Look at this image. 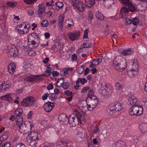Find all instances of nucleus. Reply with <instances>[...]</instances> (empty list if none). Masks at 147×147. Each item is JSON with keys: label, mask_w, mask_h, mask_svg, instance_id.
<instances>
[{"label": "nucleus", "mask_w": 147, "mask_h": 147, "mask_svg": "<svg viewBox=\"0 0 147 147\" xmlns=\"http://www.w3.org/2000/svg\"><path fill=\"white\" fill-rule=\"evenodd\" d=\"M58 119L60 121H62L65 124H68V117L65 113L61 114L58 117Z\"/></svg>", "instance_id": "4468645a"}, {"label": "nucleus", "mask_w": 147, "mask_h": 147, "mask_svg": "<svg viewBox=\"0 0 147 147\" xmlns=\"http://www.w3.org/2000/svg\"><path fill=\"white\" fill-rule=\"evenodd\" d=\"M64 94L65 95L67 96H70L72 95V92L71 91L67 90L65 91Z\"/></svg>", "instance_id": "e2e57ef3"}, {"label": "nucleus", "mask_w": 147, "mask_h": 147, "mask_svg": "<svg viewBox=\"0 0 147 147\" xmlns=\"http://www.w3.org/2000/svg\"><path fill=\"white\" fill-rule=\"evenodd\" d=\"M17 31L19 33L21 34H24V28H19V26L16 27Z\"/></svg>", "instance_id": "4c0bfd02"}, {"label": "nucleus", "mask_w": 147, "mask_h": 147, "mask_svg": "<svg viewBox=\"0 0 147 147\" xmlns=\"http://www.w3.org/2000/svg\"><path fill=\"white\" fill-rule=\"evenodd\" d=\"M86 7H91L92 6V0H85Z\"/></svg>", "instance_id": "79ce46f5"}, {"label": "nucleus", "mask_w": 147, "mask_h": 147, "mask_svg": "<svg viewBox=\"0 0 147 147\" xmlns=\"http://www.w3.org/2000/svg\"><path fill=\"white\" fill-rule=\"evenodd\" d=\"M64 24V18L62 17L59 20L58 28L59 29H62Z\"/></svg>", "instance_id": "c756f323"}, {"label": "nucleus", "mask_w": 147, "mask_h": 147, "mask_svg": "<svg viewBox=\"0 0 147 147\" xmlns=\"http://www.w3.org/2000/svg\"><path fill=\"white\" fill-rule=\"evenodd\" d=\"M49 98L51 101H53L57 98V96L54 93H51L49 94Z\"/></svg>", "instance_id": "37998d69"}, {"label": "nucleus", "mask_w": 147, "mask_h": 147, "mask_svg": "<svg viewBox=\"0 0 147 147\" xmlns=\"http://www.w3.org/2000/svg\"><path fill=\"white\" fill-rule=\"evenodd\" d=\"M133 66L132 69V70H136L138 72V61L136 60H134L133 62Z\"/></svg>", "instance_id": "cd10ccee"}, {"label": "nucleus", "mask_w": 147, "mask_h": 147, "mask_svg": "<svg viewBox=\"0 0 147 147\" xmlns=\"http://www.w3.org/2000/svg\"><path fill=\"white\" fill-rule=\"evenodd\" d=\"M139 128L142 133H145L147 132V124L142 123L141 124Z\"/></svg>", "instance_id": "393cba45"}, {"label": "nucleus", "mask_w": 147, "mask_h": 147, "mask_svg": "<svg viewBox=\"0 0 147 147\" xmlns=\"http://www.w3.org/2000/svg\"><path fill=\"white\" fill-rule=\"evenodd\" d=\"M110 107L107 112L110 115H112L116 112L119 111L122 109L121 104L118 101L115 102L113 104L110 105Z\"/></svg>", "instance_id": "7ed1b4c3"}, {"label": "nucleus", "mask_w": 147, "mask_h": 147, "mask_svg": "<svg viewBox=\"0 0 147 147\" xmlns=\"http://www.w3.org/2000/svg\"><path fill=\"white\" fill-rule=\"evenodd\" d=\"M128 99L129 102L132 107L138 105L137 104V100L136 97L134 95H132L129 96Z\"/></svg>", "instance_id": "ddd939ff"}, {"label": "nucleus", "mask_w": 147, "mask_h": 147, "mask_svg": "<svg viewBox=\"0 0 147 147\" xmlns=\"http://www.w3.org/2000/svg\"><path fill=\"white\" fill-rule=\"evenodd\" d=\"M74 22L71 19L70 20L69 23H68L67 25L65 26L66 28L70 30L72 29L73 26L74 25Z\"/></svg>", "instance_id": "f704fd0d"}, {"label": "nucleus", "mask_w": 147, "mask_h": 147, "mask_svg": "<svg viewBox=\"0 0 147 147\" xmlns=\"http://www.w3.org/2000/svg\"><path fill=\"white\" fill-rule=\"evenodd\" d=\"M133 52L132 50L131 49L124 50L122 52V54L123 55H128L131 54Z\"/></svg>", "instance_id": "473e14b6"}, {"label": "nucleus", "mask_w": 147, "mask_h": 147, "mask_svg": "<svg viewBox=\"0 0 147 147\" xmlns=\"http://www.w3.org/2000/svg\"><path fill=\"white\" fill-rule=\"evenodd\" d=\"M71 60L73 61H75L77 59V56L76 54H74L72 55Z\"/></svg>", "instance_id": "774afa93"}, {"label": "nucleus", "mask_w": 147, "mask_h": 147, "mask_svg": "<svg viewBox=\"0 0 147 147\" xmlns=\"http://www.w3.org/2000/svg\"><path fill=\"white\" fill-rule=\"evenodd\" d=\"M124 64H123V63H121L116 65V67L114 66L113 67H114L119 72H122L123 71L125 67H126V65L125 64L126 63V62L125 61L124 62Z\"/></svg>", "instance_id": "2eb2a0df"}, {"label": "nucleus", "mask_w": 147, "mask_h": 147, "mask_svg": "<svg viewBox=\"0 0 147 147\" xmlns=\"http://www.w3.org/2000/svg\"><path fill=\"white\" fill-rule=\"evenodd\" d=\"M7 68L10 74H12L15 69V65L13 63H10L8 65Z\"/></svg>", "instance_id": "4be33fe9"}, {"label": "nucleus", "mask_w": 147, "mask_h": 147, "mask_svg": "<svg viewBox=\"0 0 147 147\" xmlns=\"http://www.w3.org/2000/svg\"><path fill=\"white\" fill-rule=\"evenodd\" d=\"M35 102V99L31 96L24 98L21 103V105L24 107H30L33 106Z\"/></svg>", "instance_id": "39448f33"}, {"label": "nucleus", "mask_w": 147, "mask_h": 147, "mask_svg": "<svg viewBox=\"0 0 147 147\" xmlns=\"http://www.w3.org/2000/svg\"><path fill=\"white\" fill-rule=\"evenodd\" d=\"M90 99V100L92 99V90H90L89 91V92L88 93V97L87 98L86 100V104L88 106V110H90V109H88L91 108V105L90 104H88V101L89 100V99Z\"/></svg>", "instance_id": "5701e85b"}, {"label": "nucleus", "mask_w": 147, "mask_h": 147, "mask_svg": "<svg viewBox=\"0 0 147 147\" xmlns=\"http://www.w3.org/2000/svg\"><path fill=\"white\" fill-rule=\"evenodd\" d=\"M126 24L128 25L132 23V20L126 17L125 18Z\"/></svg>", "instance_id": "052dcab7"}, {"label": "nucleus", "mask_w": 147, "mask_h": 147, "mask_svg": "<svg viewBox=\"0 0 147 147\" xmlns=\"http://www.w3.org/2000/svg\"><path fill=\"white\" fill-rule=\"evenodd\" d=\"M95 16L99 20H102L104 19V17L103 15L99 11L96 12Z\"/></svg>", "instance_id": "7c9ffc66"}, {"label": "nucleus", "mask_w": 147, "mask_h": 147, "mask_svg": "<svg viewBox=\"0 0 147 147\" xmlns=\"http://www.w3.org/2000/svg\"><path fill=\"white\" fill-rule=\"evenodd\" d=\"M78 123H79L80 124L83 125L85 123L86 120L84 118L83 115L81 114V116L79 117V119L78 121Z\"/></svg>", "instance_id": "e433bc0d"}, {"label": "nucleus", "mask_w": 147, "mask_h": 147, "mask_svg": "<svg viewBox=\"0 0 147 147\" xmlns=\"http://www.w3.org/2000/svg\"><path fill=\"white\" fill-rule=\"evenodd\" d=\"M71 4L75 9L80 11L83 12L84 10V5L81 0H71Z\"/></svg>", "instance_id": "423d86ee"}, {"label": "nucleus", "mask_w": 147, "mask_h": 147, "mask_svg": "<svg viewBox=\"0 0 147 147\" xmlns=\"http://www.w3.org/2000/svg\"><path fill=\"white\" fill-rule=\"evenodd\" d=\"M27 12L30 16H32L34 12L32 9H29L27 10Z\"/></svg>", "instance_id": "0e129e2a"}, {"label": "nucleus", "mask_w": 147, "mask_h": 147, "mask_svg": "<svg viewBox=\"0 0 147 147\" xmlns=\"http://www.w3.org/2000/svg\"><path fill=\"white\" fill-rule=\"evenodd\" d=\"M89 32V30L88 29H86L84 31V35L83 36V38L84 39H88V34Z\"/></svg>", "instance_id": "de8ad7c7"}, {"label": "nucleus", "mask_w": 147, "mask_h": 147, "mask_svg": "<svg viewBox=\"0 0 147 147\" xmlns=\"http://www.w3.org/2000/svg\"><path fill=\"white\" fill-rule=\"evenodd\" d=\"M9 85L6 83H4L1 84V86H0V89L1 90L2 92H3L5 91L7 89L9 88Z\"/></svg>", "instance_id": "72a5a7b5"}, {"label": "nucleus", "mask_w": 147, "mask_h": 147, "mask_svg": "<svg viewBox=\"0 0 147 147\" xmlns=\"http://www.w3.org/2000/svg\"><path fill=\"white\" fill-rule=\"evenodd\" d=\"M7 138V136L6 134L3 135L0 137V143H2V142L6 140Z\"/></svg>", "instance_id": "8fccbe9b"}, {"label": "nucleus", "mask_w": 147, "mask_h": 147, "mask_svg": "<svg viewBox=\"0 0 147 147\" xmlns=\"http://www.w3.org/2000/svg\"><path fill=\"white\" fill-rule=\"evenodd\" d=\"M39 9L37 11L38 15V16H41L43 13L42 12L43 9L40 5H39L38 6Z\"/></svg>", "instance_id": "c03bdc74"}, {"label": "nucleus", "mask_w": 147, "mask_h": 147, "mask_svg": "<svg viewBox=\"0 0 147 147\" xmlns=\"http://www.w3.org/2000/svg\"><path fill=\"white\" fill-rule=\"evenodd\" d=\"M115 87L116 89L118 90H119L121 88V86L119 82H117L116 83Z\"/></svg>", "instance_id": "69168bd1"}, {"label": "nucleus", "mask_w": 147, "mask_h": 147, "mask_svg": "<svg viewBox=\"0 0 147 147\" xmlns=\"http://www.w3.org/2000/svg\"><path fill=\"white\" fill-rule=\"evenodd\" d=\"M55 106L54 103L48 102L45 103L43 105V108L45 111L47 112H50Z\"/></svg>", "instance_id": "1a4fd4ad"}, {"label": "nucleus", "mask_w": 147, "mask_h": 147, "mask_svg": "<svg viewBox=\"0 0 147 147\" xmlns=\"http://www.w3.org/2000/svg\"><path fill=\"white\" fill-rule=\"evenodd\" d=\"M22 109L19 108L15 111L14 114L15 115L17 116V117L21 116L20 115H22Z\"/></svg>", "instance_id": "c9c22d12"}, {"label": "nucleus", "mask_w": 147, "mask_h": 147, "mask_svg": "<svg viewBox=\"0 0 147 147\" xmlns=\"http://www.w3.org/2000/svg\"><path fill=\"white\" fill-rule=\"evenodd\" d=\"M81 116V113L77 110L75 109L74 113L71 114L68 117V123L71 127L77 126L78 124V121Z\"/></svg>", "instance_id": "f03ea898"}, {"label": "nucleus", "mask_w": 147, "mask_h": 147, "mask_svg": "<svg viewBox=\"0 0 147 147\" xmlns=\"http://www.w3.org/2000/svg\"><path fill=\"white\" fill-rule=\"evenodd\" d=\"M143 113V109L141 106H134L129 109V113L131 116H139Z\"/></svg>", "instance_id": "20e7f679"}, {"label": "nucleus", "mask_w": 147, "mask_h": 147, "mask_svg": "<svg viewBox=\"0 0 147 147\" xmlns=\"http://www.w3.org/2000/svg\"><path fill=\"white\" fill-rule=\"evenodd\" d=\"M64 90L67 89L69 87V83L68 82L64 83L61 86Z\"/></svg>", "instance_id": "13d9d810"}, {"label": "nucleus", "mask_w": 147, "mask_h": 147, "mask_svg": "<svg viewBox=\"0 0 147 147\" xmlns=\"http://www.w3.org/2000/svg\"><path fill=\"white\" fill-rule=\"evenodd\" d=\"M34 81H37L41 79V75H37L33 76Z\"/></svg>", "instance_id": "5fc2aeb1"}, {"label": "nucleus", "mask_w": 147, "mask_h": 147, "mask_svg": "<svg viewBox=\"0 0 147 147\" xmlns=\"http://www.w3.org/2000/svg\"><path fill=\"white\" fill-rule=\"evenodd\" d=\"M94 128L92 131V132L95 134L97 133L99 130V128L98 125H94Z\"/></svg>", "instance_id": "6e6d98bb"}, {"label": "nucleus", "mask_w": 147, "mask_h": 147, "mask_svg": "<svg viewBox=\"0 0 147 147\" xmlns=\"http://www.w3.org/2000/svg\"><path fill=\"white\" fill-rule=\"evenodd\" d=\"M36 0H24V1L26 3L28 4L33 3Z\"/></svg>", "instance_id": "680f3d73"}, {"label": "nucleus", "mask_w": 147, "mask_h": 147, "mask_svg": "<svg viewBox=\"0 0 147 147\" xmlns=\"http://www.w3.org/2000/svg\"><path fill=\"white\" fill-rule=\"evenodd\" d=\"M49 94L48 93H46L43 95L42 97V99L43 100H45L47 99V97H49Z\"/></svg>", "instance_id": "338daca9"}, {"label": "nucleus", "mask_w": 147, "mask_h": 147, "mask_svg": "<svg viewBox=\"0 0 147 147\" xmlns=\"http://www.w3.org/2000/svg\"><path fill=\"white\" fill-rule=\"evenodd\" d=\"M49 23L47 20H42L40 23L41 26L43 27H45L47 26Z\"/></svg>", "instance_id": "ea45409f"}, {"label": "nucleus", "mask_w": 147, "mask_h": 147, "mask_svg": "<svg viewBox=\"0 0 147 147\" xmlns=\"http://www.w3.org/2000/svg\"><path fill=\"white\" fill-rule=\"evenodd\" d=\"M1 98L2 100L7 101L8 102H11L13 100L11 94H6L2 96L1 97Z\"/></svg>", "instance_id": "6ab92c4d"}, {"label": "nucleus", "mask_w": 147, "mask_h": 147, "mask_svg": "<svg viewBox=\"0 0 147 147\" xmlns=\"http://www.w3.org/2000/svg\"><path fill=\"white\" fill-rule=\"evenodd\" d=\"M18 3L13 1H9L7 3V5L9 7L13 8L16 6Z\"/></svg>", "instance_id": "bb28decb"}, {"label": "nucleus", "mask_w": 147, "mask_h": 147, "mask_svg": "<svg viewBox=\"0 0 147 147\" xmlns=\"http://www.w3.org/2000/svg\"><path fill=\"white\" fill-rule=\"evenodd\" d=\"M53 70L52 68L51 67H47L46 70L45 71V73L48 74V76L51 75V71Z\"/></svg>", "instance_id": "3c124183"}, {"label": "nucleus", "mask_w": 147, "mask_h": 147, "mask_svg": "<svg viewBox=\"0 0 147 147\" xmlns=\"http://www.w3.org/2000/svg\"><path fill=\"white\" fill-rule=\"evenodd\" d=\"M98 102V100L96 99L95 101L92 100V110L94 109L96 106Z\"/></svg>", "instance_id": "4d7b16f0"}, {"label": "nucleus", "mask_w": 147, "mask_h": 147, "mask_svg": "<svg viewBox=\"0 0 147 147\" xmlns=\"http://www.w3.org/2000/svg\"><path fill=\"white\" fill-rule=\"evenodd\" d=\"M68 35L70 40L72 41H74L78 40L80 35V33L79 31H74L69 32Z\"/></svg>", "instance_id": "0eeeda50"}, {"label": "nucleus", "mask_w": 147, "mask_h": 147, "mask_svg": "<svg viewBox=\"0 0 147 147\" xmlns=\"http://www.w3.org/2000/svg\"><path fill=\"white\" fill-rule=\"evenodd\" d=\"M81 129H78L76 136V138L80 142H82L85 138V134L81 131Z\"/></svg>", "instance_id": "9b49d317"}, {"label": "nucleus", "mask_w": 147, "mask_h": 147, "mask_svg": "<svg viewBox=\"0 0 147 147\" xmlns=\"http://www.w3.org/2000/svg\"><path fill=\"white\" fill-rule=\"evenodd\" d=\"M132 23L135 25H137L138 23V19L136 18H134L132 20Z\"/></svg>", "instance_id": "bf43d9fd"}, {"label": "nucleus", "mask_w": 147, "mask_h": 147, "mask_svg": "<svg viewBox=\"0 0 147 147\" xmlns=\"http://www.w3.org/2000/svg\"><path fill=\"white\" fill-rule=\"evenodd\" d=\"M26 140L29 143L30 145L32 147H34L36 146L37 143L36 141L31 140V139L27 138Z\"/></svg>", "instance_id": "a878e982"}, {"label": "nucleus", "mask_w": 147, "mask_h": 147, "mask_svg": "<svg viewBox=\"0 0 147 147\" xmlns=\"http://www.w3.org/2000/svg\"><path fill=\"white\" fill-rule=\"evenodd\" d=\"M9 54L11 56L16 57L18 54L17 48L15 46H13L11 47L8 48Z\"/></svg>", "instance_id": "f8f14e48"}, {"label": "nucleus", "mask_w": 147, "mask_h": 147, "mask_svg": "<svg viewBox=\"0 0 147 147\" xmlns=\"http://www.w3.org/2000/svg\"><path fill=\"white\" fill-rule=\"evenodd\" d=\"M138 73V71L136 70H133L131 69V70H129L127 71V74L130 78H134L135 75H136Z\"/></svg>", "instance_id": "b1692460"}, {"label": "nucleus", "mask_w": 147, "mask_h": 147, "mask_svg": "<svg viewBox=\"0 0 147 147\" xmlns=\"http://www.w3.org/2000/svg\"><path fill=\"white\" fill-rule=\"evenodd\" d=\"M121 60H123L124 61H125L124 59L123 58V57L121 56H116L113 61V67L115 66L116 65L119 64V63H122L121 61Z\"/></svg>", "instance_id": "a211bd4d"}, {"label": "nucleus", "mask_w": 147, "mask_h": 147, "mask_svg": "<svg viewBox=\"0 0 147 147\" xmlns=\"http://www.w3.org/2000/svg\"><path fill=\"white\" fill-rule=\"evenodd\" d=\"M38 133L32 131L30 134H29L27 138L30 139L31 140L36 141L38 140Z\"/></svg>", "instance_id": "f3484780"}, {"label": "nucleus", "mask_w": 147, "mask_h": 147, "mask_svg": "<svg viewBox=\"0 0 147 147\" xmlns=\"http://www.w3.org/2000/svg\"><path fill=\"white\" fill-rule=\"evenodd\" d=\"M110 1L111 0H104L103 4L106 7H108L111 5Z\"/></svg>", "instance_id": "a18cd8bd"}, {"label": "nucleus", "mask_w": 147, "mask_h": 147, "mask_svg": "<svg viewBox=\"0 0 147 147\" xmlns=\"http://www.w3.org/2000/svg\"><path fill=\"white\" fill-rule=\"evenodd\" d=\"M125 143L123 141H119L117 142L115 144V147H125Z\"/></svg>", "instance_id": "c85d7f7f"}, {"label": "nucleus", "mask_w": 147, "mask_h": 147, "mask_svg": "<svg viewBox=\"0 0 147 147\" xmlns=\"http://www.w3.org/2000/svg\"><path fill=\"white\" fill-rule=\"evenodd\" d=\"M63 144L65 146L67 145L66 143L64 142L63 141H59L57 143L56 145L57 147H59L60 146L61 147V146H62Z\"/></svg>", "instance_id": "603ef678"}, {"label": "nucleus", "mask_w": 147, "mask_h": 147, "mask_svg": "<svg viewBox=\"0 0 147 147\" xmlns=\"http://www.w3.org/2000/svg\"><path fill=\"white\" fill-rule=\"evenodd\" d=\"M16 121L17 126L18 127H19L20 128L22 125L24 124L23 123V119L22 116H18L16 117Z\"/></svg>", "instance_id": "412c9836"}, {"label": "nucleus", "mask_w": 147, "mask_h": 147, "mask_svg": "<svg viewBox=\"0 0 147 147\" xmlns=\"http://www.w3.org/2000/svg\"><path fill=\"white\" fill-rule=\"evenodd\" d=\"M33 126L32 124H30V128H28L27 125L24 123L20 128V130L21 133L24 134H27L30 131Z\"/></svg>", "instance_id": "9d476101"}, {"label": "nucleus", "mask_w": 147, "mask_h": 147, "mask_svg": "<svg viewBox=\"0 0 147 147\" xmlns=\"http://www.w3.org/2000/svg\"><path fill=\"white\" fill-rule=\"evenodd\" d=\"M121 3L124 5H128L131 11L135 9V5L132 3L130 0H119Z\"/></svg>", "instance_id": "6e6552de"}, {"label": "nucleus", "mask_w": 147, "mask_h": 147, "mask_svg": "<svg viewBox=\"0 0 147 147\" xmlns=\"http://www.w3.org/2000/svg\"><path fill=\"white\" fill-rule=\"evenodd\" d=\"M102 56H100L98 58L92 59V67L99 64L102 61Z\"/></svg>", "instance_id": "aec40b11"}, {"label": "nucleus", "mask_w": 147, "mask_h": 147, "mask_svg": "<svg viewBox=\"0 0 147 147\" xmlns=\"http://www.w3.org/2000/svg\"><path fill=\"white\" fill-rule=\"evenodd\" d=\"M89 47L90 45L88 44L86 42L84 43L80 46V50H81L84 48H88Z\"/></svg>", "instance_id": "09e8293b"}, {"label": "nucleus", "mask_w": 147, "mask_h": 147, "mask_svg": "<svg viewBox=\"0 0 147 147\" xmlns=\"http://www.w3.org/2000/svg\"><path fill=\"white\" fill-rule=\"evenodd\" d=\"M34 38V39L36 40L37 41H39V36L35 33H32L30 34V35Z\"/></svg>", "instance_id": "a19ab883"}, {"label": "nucleus", "mask_w": 147, "mask_h": 147, "mask_svg": "<svg viewBox=\"0 0 147 147\" xmlns=\"http://www.w3.org/2000/svg\"><path fill=\"white\" fill-rule=\"evenodd\" d=\"M24 80L30 82H34V78L33 76H30L26 77L24 79Z\"/></svg>", "instance_id": "49530a36"}, {"label": "nucleus", "mask_w": 147, "mask_h": 147, "mask_svg": "<svg viewBox=\"0 0 147 147\" xmlns=\"http://www.w3.org/2000/svg\"><path fill=\"white\" fill-rule=\"evenodd\" d=\"M126 7H122L120 13H121V14H123V13H123L125 14H126L129 12V11H131L132 12H135L137 10V7L135 5V9H134V10L131 11L130 9L129 8V7L128 5H125Z\"/></svg>", "instance_id": "dca6fc26"}, {"label": "nucleus", "mask_w": 147, "mask_h": 147, "mask_svg": "<svg viewBox=\"0 0 147 147\" xmlns=\"http://www.w3.org/2000/svg\"><path fill=\"white\" fill-rule=\"evenodd\" d=\"M97 87L99 93L101 94L105 98L109 97L113 92L112 88L108 87L105 81L100 82L97 85Z\"/></svg>", "instance_id": "f257e3e1"}, {"label": "nucleus", "mask_w": 147, "mask_h": 147, "mask_svg": "<svg viewBox=\"0 0 147 147\" xmlns=\"http://www.w3.org/2000/svg\"><path fill=\"white\" fill-rule=\"evenodd\" d=\"M56 6L59 9L61 8L63 6V4L60 1H58L55 3Z\"/></svg>", "instance_id": "864d4df0"}, {"label": "nucleus", "mask_w": 147, "mask_h": 147, "mask_svg": "<svg viewBox=\"0 0 147 147\" xmlns=\"http://www.w3.org/2000/svg\"><path fill=\"white\" fill-rule=\"evenodd\" d=\"M64 78H62L60 79H59L57 82V85L59 87H60L64 83Z\"/></svg>", "instance_id": "58836bf2"}, {"label": "nucleus", "mask_w": 147, "mask_h": 147, "mask_svg": "<svg viewBox=\"0 0 147 147\" xmlns=\"http://www.w3.org/2000/svg\"><path fill=\"white\" fill-rule=\"evenodd\" d=\"M19 28H24V34L27 33L29 31V28H28L26 24L24 22H22L19 25Z\"/></svg>", "instance_id": "2f4dec72"}]
</instances>
